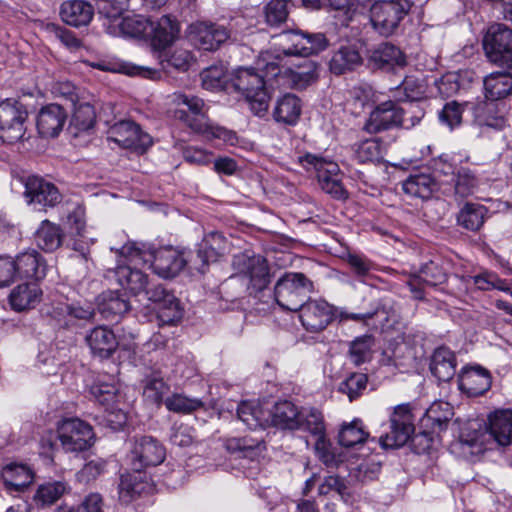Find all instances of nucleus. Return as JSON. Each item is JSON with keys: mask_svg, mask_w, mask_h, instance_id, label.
<instances>
[{"mask_svg": "<svg viewBox=\"0 0 512 512\" xmlns=\"http://www.w3.org/2000/svg\"><path fill=\"white\" fill-rule=\"evenodd\" d=\"M414 433V417L409 405H398L390 416V431L379 438V443L384 449L399 448L407 444Z\"/></svg>", "mask_w": 512, "mask_h": 512, "instance_id": "nucleus-12", "label": "nucleus"}, {"mask_svg": "<svg viewBox=\"0 0 512 512\" xmlns=\"http://www.w3.org/2000/svg\"><path fill=\"white\" fill-rule=\"evenodd\" d=\"M117 251L130 261L139 259L148 262L152 259L151 268L154 273L166 279L177 276L189 262L175 249L164 248L152 252L146 244L135 241L127 242Z\"/></svg>", "mask_w": 512, "mask_h": 512, "instance_id": "nucleus-2", "label": "nucleus"}, {"mask_svg": "<svg viewBox=\"0 0 512 512\" xmlns=\"http://www.w3.org/2000/svg\"><path fill=\"white\" fill-rule=\"evenodd\" d=\"M299 163L308 172H315L321 189L333 199L346 200L348 191L342 183L339 165L321 155L306 153L299 157Z\"/></svg>", "mask_w": 512, "mask_h": 512, "instance_id": "nucleus-4", "label": "nucleus"}, {"mask_svg": "<svg viewBox=\"0 0 512 512\" xmlns=\"http://www.w3.org/2000/svg\"><path fill=\"white\" fill-rule=\"evenodd\" d=\"M143 394L148 401L160 405L164 402V395L169 390V385L164 381L160 372H152L143 381Z\"/></svg>", "mask_w": 512, "mask_h": 512, "instance_id": "nucleus-54", "label": "nucleus"}, {"mask_svg": "<svg viewBox=\"0 0 512 512\" xmlns=\"http://www.w3.org/2000/svg\"><path fill=\"white\" fill-rule=\"evenodd\" d=\"M368 376L365 373L353 372L339 384V392L346 394L350 401L357 399L366 389Z\"/></svg>", "mask_w": 512, "mask_h": 512, "instance_id": "nucleus-61", "label": "nucleus"}, {"mask_svg": "<svg viewBox=\"0 0 512 512\" xmlns=\"http://www.w3.org/2000/svg\"><path fill=\"white\" fill-rule=\"evenodd\" d=\"M37 246L45 252H53L58 249L63 241L61 227L49 220H43L35 232Z\"/></svg>", "mask_w": 512, "mask_h": 512, "instance_id": "nucleus-42", "label": "nucleus"}, {"mask_svg": "<svg viewBox=\"0 0 512 512\" xmlns=\"http://www.w3.org/2000/svg\"><path fill=\"white\" fill-rule=\"evenodd\" d=\"M227 247L225 236L218 231L207 233L198 244L194 253L189 256V263L194 269L204 274L210 263H214Z\"/></svg>", "mask_w": 512, "mask_h": 512, "instance_id": "nucleus-16", "label": "nucleus"}, {"mask_svg": "<svg viewBox=\"0 0 512 512\" xmlns=\"http://www.w3.org/2000/svg\"><path fill=\"white\" fill-rule=\"evenodd\" d=\"M367 64L373 70L391 72L396 67L406 66L407 59L398 46L390 42H382L368 50Z\"/></svg>", "mask_w": 512, "mask_h": 512, "instance_id": "nucleus-19", "label": "nucleus"}, {"mask_svg": "<svg viewBox=\"0 0 512 512\" xmlns=\"http://www.w3.org/2000/svg\"><path fill=\"white\" fill-rule=\"evenodd\" d=\"M483 49L489 62L512 70V29L502 23L492 24L483 37Z\"/></svg>", "mask_w": 512, "mask_h": 512, "instance_id": "nucleus-7", "label": "nucleus"}, {"mask_svg": "<svg viewBox=\"0 0 512 512\" xmlns=\"http://www.w3.org/2000/svg\"><path fill=\"white\" fill-rule=\"evenodd\" d=\"M369 434L364 430L363 423L359 419H354L351 423L343 424L339 434L338 443L346 448L363 444Z\"/></svg>", "mask_w": 512, "mask_h": 512, "instance_id": "nucleus-51", "label": "nucleus"}, {"mask_svg": "<svg viewBox=\"0 0 512 512\" xmlns=\"http://www.w3.org/2000/svg\"><path fill=\"white\" fill-rule=\"evenodd\" d=\"M402 107L388 100L375 106L364 123L363 130L369 134H378L398 128L403 121Z\"/></svg>", "mask_w": 512, "mask_h": 512, "instance_id": "nucleus-17", "label": "nucleus"}, {"mask_svg": "<svg viewBox=\"0 0 512 512\" xmlns=\"http://www.w3.org/2000/svg\"><path fill=\"white\" fill-rule=\"evenodd\" d=\"M1 477L5 490L13 494L25 491L32 484L34 473L27 465L9 463L2 468Z\"/></svg>", "mask_w": 512, "mask_h": 512, "instance_id": "nucleus-26", "label": "nucleus"}, {"mask_svg": "<svg viewBox=\"0 0 512 512\" xmlns=\"http://www.w3.org/2000/svg\"><path fill=\"white\" fill-rule=\"evenodd\" d=\"M296 430H303L315 436L316 450H320L321 445L326 444L325 425L322 413L313 407L301 408L299 417V427Z\"/></svg>", "mask_w": 512, "mask_h": 512, "instance_id": "nucleus-39", "label": "nucleus"}, {"mask_svg": "<svg viewBox=\"0 0 512 512\" xmlns=\"http://www.w3.org/2000/svg\"><path fill=\"white\" fill-rule=\"evenodd\" d=\"M28 118L26 106L19 100L6 99L0 103V138L13 144L24 138Z\"/></svg>", "mask_w": 512, "mask_h": 512, "instance_id": "nucleus-8", "label": "nucleus"}, {"mask_svg": "<svg viewBox=\"0 0 512 512\" xmlns=\"http://www.w3.org/2000/svg\"><path fill=\"white\" fill-rule=\"evenodd\" d=\"M107 470V462L102 458H95L87 461L77 472L76 478L81 483H90L95 481Z\"/></svg>", "mask_w": 512, "mask_h": 512, "instance_id": "nucleus-64", "label": "nucleus"}, {"mask_svg": "<svg viewBox=\"0 0 512 512\" xmlns=\"http://www.w3.org/2000/svg\"><path fill=\"white\" fill-rule=\"evenodd\" d=\"M89 394L103 406L114 405L117 399V388L112 383L96 381L89 388Z\"/></svg>", "mask_w": 512, "mask_h": 512, "instance_id": "nucleus-63", "label": "nucleus"}, {"mask_svg": "<svg viewBox=\"0 0 512 512\" xmlns=\"http://www.w3.org/2000/svg\"><path fill=\"white\" fill-rule=\"evenodd\" d=\"M64 451L81 452L90 448L95 439L92 427L79 418L64 419L57 428Z\"/></svg>", "mask_w": 512, "mask_h": 512, "instance_id": "nucleus-11", "label": "nucleus"}, {"mask_svg": "<svg viewBox=\"0 0 512 512\" xmlns=\"http://www.w3.org/2000/svg\"><path fill=\"white\" fill-rule=\"evenodd\" d=\"M24 197L29 205L38 210L53 208L62 201L58 187L41 176L30 175L23 181Z\"/></svg>", "mask_w": 512, "mask_h": 512, "instance_id": "nucleus-14", "label": "nucleus"}, {"mask_svg": "<svg viewBox=\"0 0 512 512\" xmlns=\"http://www.w3.org/2000/svg\"><path fill=\"white\" fill-rule=\"evenodd\" d=\"M94 15L92 5L83 0H69L62 3L60 8L61 19L73 27L86 26Z\"/></svg>", "mask_w": 512, "mask_h": 512, "instance_id": "nucleus-36", "label": "nucleus"}, {"mask_svg": "<svg viewBox=\"0 0 512 512\" xmlns=\"http://www.w3.org/2000/svg\"><path fill=\"white\" fill-rule=\"evenodd\" d=\"M166 457V449L162 443L150 435H139L133 438L130 450L132 469L144 471L148 467L161 464Z\"/></svg>", "mask_w": 512, "mask_h": 512, "instance_id": "nucleus-13", "label": "nucleus"}, {"mask_svg": "<svg viewBox=\"0 0 512 512\" xmlns=\"http://www.w3.org/2000/svg\"><path fill=\"white\" fill-rule=\"evenodd\" d=\"M143 471H135L121 475L119 483L120 498L124 502H130L144 493L148 487Z\"/></svg>", "mask_w": 512, "mask_h": 512, "instance_id": "nucleus-45", "label": "nucleus"}, {"mask_svg": "<svg viewBox=\"0 0 512 512\" xmlns=\"http://www.w3.org/2000/svg\"><path fill=\"white\" fill-rule=\"evenodd\" d=\"M319 77V64L313 60L305 59L296 66V69H289V79L296 89H304L314 83Z\"/></svg>", "mask_w": 512, "mask_h": 512, "instance_id": "nucleus-48", "label": "nucleus"}, {"mask_svg": "<svg viewBox=\"0 0 512 512\" xmlns=\"http://www.w3.org/2000/svg\"><path fill=\"white\" fill-rule=\"evenodd\" d=\"M232 86L249 103L251 111L263 117L268 112L270 95L266 89L264 77L255 68L239 67L232 78Z\"/></svg>", "mask_w": 512, "mask_h": 512, "instance_id": "nucleus-3", "label": "nucleus"}, {"mask_svg": "<svg viewBox=\"0 0 512 512\" xmlns=\"http://www.w3.org/2000/svg\"><path fill=\"white\" fill-rule=\"evenodd\" d=\"M71 108L73 110V114L70 120V128H74L77 132H85L94 127L96 113L91 104L78 102Z\"/></svg>", "mask_w": 512, "mask_h": 512, "instance_id": "nucleus-52", "label": "nucleus"}, {"mask_svg": "<svg viewBox=\"0 0 512 512\" xmlns=\"http://www.w3.org/2000/svg\"><path fill=\"white\" fill-rule=\"evenodd\" d=\"M511 70L492 72L483 79L484 96L487 100L498 101L512 98Z\"/></svg>", "mask_w": 512, "mask_h": 512, "instance_id": "nucleus-31", "label": "nucleus"}, {"mask_svg": "<svg viewBox=\"0 0 512 512\" xmlns=\"http://www.w3.org/2000/svg\"><path fill=\"white\" fill-rule=\"evenodd\" d=\"M165 407L174 413L190 414L204 407L199 398H191L181 393H173L164 400Z\"/></svg>", "mask_w": 512, "mask_h": 512, "instance_id": "nucleus-55", "label": "nucleus"}, {"mask_svg": "<svg viewBox=\"0 0 512 512\" xmlns=\"http://www.w3.org/2000/svg\"><path fill=\"white\" fill-rule=\"evenodd\" d=\"M129 310L128 299L117 290H108L99 296L98 311L106 321L117 323Z\"/></svg>", "mask_w": 512, "mask_h": 512, "instance_id": "nucleus-29", "label": "nucleus"}, {"mask_svg": "<svg viewBox=\"0 0 512 512\" xmlns=\"http://www.w3.org/2000/svg\"><path fill=\"white\" fill-rule=\"evenodd\" d=\"M426 84L417 76H406L395 88V98L399 102H418L425 98Z\"/></svg>", "mask_w": 512, "mask_h": 512, "instance_id": "nucleus-46", "label": "nucleus"}, {"mask_svg": "<svg viewBox=\"0 0 512 512\" xmlns=\"http://www.w3.org/2000/svg\"><path fill=\"white\" fill-rule=\"evenodd\" d=\"M227 450L232 453H241L243 457L253 459L261 454L265 446L262 440L250 436L231 438L227 440Z\"/></svg>", "mask_w": 512, "mask_h": 512, "instance_id": "nucleus-53", "label": "nucleus"}, {"mask_svg": "<svg viewBox=\"0 0 512 512\" xmlns=\"http://www.w3.org/2000/svg\"><path fill=\"white\" fill-rule=\"evenodd\" d=\"M488 214L489 209L485 205L466 201L456 213V224L466 231L478 232L487 220Z\"/></svg>", "mask_w": 512, "mask_h": 512, "instance_id": "nucleus-30", "label": "nucleus"}, {"mask_svg": "<svg viewBox=\"0 0 512 512\" xmlns=\"http://www.w3.org/2000/svg\"><path fill=\"white\" fill-rule=\"evenodd\" d=\"M313 290V282L305 274L286 272L274 286V298L283 310L297 312Z\"/></svg>", "mask_w": 512, "mask_h": 512, "instance_id": "nucleus-5", "label": "nucleus"}, {"mask_svg": "<svg viewBox=\"0 0 512 512\" xmlns=\"http://www.w3.org/2000/svg\"><path fill=\"white\" fill-rule=\"evenodd\" d=\"M363 64V58L354 44L341 45L332 54L329 70L334 75H342L356 70Z\"/></svg>", "mask_w": 512, "mask_h": 512, "instance_id": "nucleus-27", "label": "nucleus"}, {"mask_svg": "<svg viewBox=\"0 0 512 512\" xmlns=\"http://www.w3.org/2000/svg\"><path fill=\"white\" fill-rule=\"evenodd\" d=\"M375 337L372 334H364L356 337L349 343L348 358L355 366L370 362L373 356Z\"/></svg>", "mask_w": 512, "mask_h": 512, "instance_id": "nucleus-47", "label": "nucleus"}, {"mask_svg": "<svg viewBox=\"0 0 512 512\" xmlns=\"http://www.w3.org/2000/svg\"><path fill=\"white\" fill-rule=\"evenodd\" d=\"M465 107L466 103H459L454 100L447 102L439 111V121L446 125L450 130H453L461 125Z\"/></svg>", "mask_w": 512, "mask_h": 512, "instance_id": "nucleus-62", "label": "nucleus"}, {"mask_svg": "<svg viewBox=\"0 0 512 512\" xmlns=\"http://www.w3.org/2000/svg\"><path fill=\"white\" fill-rule=\"evenodd\" d=\"M298 311L303 327L309 332L319 333L333 322L337 308L325 300H312L306 301Z\"/></svg>", "mask_w": 512, "mask_h": 512, "instance_id": "nucleus-15", "label": "nucleus"}, {"mask_svg": "<svg viewBox=\"0 0 512 512\" xmlns=\"http://www.w3.org/2000/svg\"><path fill=\"white\" fill-rule=\"evenodd\" d=\"M67 117L68 114L62 105H46L37 116L36 127L38 133L45 138L58 136L66 123Z\"/></svg>", "mask_w": 512, "mask_h": 512, "instance_id": "nucleus-23", "label": "nucleus"}, {"mask_svg": "<svg viewBox=\"0 0 512 512\" xmlns=\"http://www.w3.org/2000/svg\"><path fill=\"white\" fill-rule=\"evenodd\" d=\"M474 74L471 70H460L444 74L437 82L439 93L443 97H451L457 94L460 90L466 89L467 85L472 82Z\"/></svg>", "mask_w": 512, "mask_h": 512, "instance_id": "nucleus-43", "label": "nucleus"}, {"mask_svg": "<svg viewBox=\"0 0 512 512\" xmlns=\"http://www.w3.org/2000/svg\"><path fill=\"white\" fill-rule=\"evenodd\" d=\"M291 0H270L263 8L267 25L277 27L286 22L290 12Z\"/></svg>", "mask_w": 512, "mask_h": 512, "instance_id": "nucleus-58", "label": "nucleus"}, {"mask_svg": "<svg viewBox=\"0 0 512 512\" xmlns=\"http://www.w3.org/2000/svg\"><path fill=\"white\" fill-rule=\"evenodd\" d=\"M411 6L410 0H376L369 9L372 29L382 37L396 34Z\"/></svg>", "mask_w": 512, "mask_h": 512, "instance_id": "nucleus-6", "label": "nucleus"}, {"mask_svg": "<svg viewBox=\"0 0 512 512\" xmlns=\"http://www.w3.org/2000/svg\"><path fill=\"white\" fill-rule=\"evenodd\" d=\"M238 273L246 277L249 282L247 290L250 295H255L265 290L271 283V274L268 261L262 255L248 256L242 254L234 259Z\"/></svg>", "mask_w": 512, "mask_h": 512, "instance_id": "nucleus-10", "label": "nucleus"}, {"mask_svg": "<svg viewBox=\"0 0 512 512\" xmlns=\"http://www.w3.org/2000/svg\"><path fill=\"white\" fill-rule=\"evenodd\" d=\"M492 384L490 372L481 367H465L458 376L459 389L469 397H477L487 392Z\"/></svg>", "mask_w": 512, "mask_h": 512, "instance_id": "nucleus-22", "label": "nucleus"}, {"mask_svg": "<svg viewBox=\"0 0 512 512\" xmlns=\"http://www.w3.org/2000/svg\"><path fill=\"white\" fill-rule=\"evenodd\" d=\"M191 35L200 49L217 50L231 37V29L224 25L209 22H197L190 26Z\"/></svg>", "mask_w": 512, "mask_h": 512, "instance_id": "nucleus-20", "label": "nucleus"}, {"mask_svg": "<svg viewBox=\"0 0 512 512\" xmlns=\"http://www.w3.org/2000/svg\"><path fill=\"white\" fill-rule=\"evenodd\" d=\"M178 105L186 107L175 111V118L184 122L191 130L207 138L221 139L234 145L237 135L234 131L212 124L206 116L207 108L203 99L195 95L179 94Z\"/></svg>", "mask_w": 512, "mask_h": 512, "instance_id": "nucleus-1", "label": "nucleus"}, {"mask_svg": "<svg viewBox=\"0 0 512 512\" xmlns=\"http://www.w3.org/2000/svg\"><path fill=\"white\" fill-rule=\"evenodd\" d=\"M68 489V485L62 481L45 482L37 487L32 499L38 508H47L55 504Z\"/></svg>", "mask_w": 512, "mask_h": 512, "instance_id": "nucleus-44", "label": "nucleus"}, {"mask_svg": "<svg viewBox=\"0 0 512 512\" xmlns=\"http://www.w3.org/2000/svg\"><path fill=\"white\" fill-rule=\"evenodd\" d=\"M118 26L124 35L134 38L147 39V36L153 31L151 19L141 15L123 17Z\"/></svg>", "mask_w": 512, "mask_h": 512, "instance_id": "nucleus-50", "label": "nucleus"}, {"mask_svg": "<svg viewBox=\"0 0 512 512\" xmlns=\"http://www.w3.org/2000/svg\"><path fill=\"white\" fill-rule=\"evenodd\" d=\"M383 148L379 138L366 139L354 145V157L360 163H375L383 159Z\"/></svg>", "mask_w": 512, "mask_h": 512, "instance_id": "nucleus-57", "label": "nucleus"}, {"mask_svg": "<svg viewBox=\"0 0 512 512\" xmlns=\"http://www.w3.org/2000/svg\"><path fill=\"white\" fill-rule=\"evenodd\" d=\"M302 113V100L292 93H286L277 98L272 117L278 124L294 126Z\"/></svg>", "mask_w": 512, "mask_h": 512, "instance_id": "nucleus-28", "label": "nucleus"}, {"mask_svg": "<svg viewBox=\"0 0 512 512\" xmlns=\"http://www.w3.org/2000/svg\"><path fill=\"white\" fill-rule=\"evenodd\" d=\"M402 190L411 197L427 200L439 190V182L431 174H412L402 182Z\"/></svg>", "mask_w": 512, "mask_h": 512, "instance_id": "nucleus-35", "label": "nucleus"}, {"mask_svg": "<svg viewBox=\"0 0 512 512\" xmlns=\"http://www.w3.org/2000/svg\"><path fill=\"white\" fill-rule=\"evenodd\" d=\"M417 274L422 277V280L427 286L431 287L444 284L448 278L441 261L436 259L423 263Z\"/></svg>", "mask_w": 512, "mask_h": 512, "instance_id": "nucleus-59", "label": "nucleus"}, {"mask_svg": "<svg viewBox=\"0 0 512 512\" xmlns=\"http://www.w3.org/2000/svg\"><path fill=\"white\" fill-rule=\"evenodd\" d=\"M153 30L147 39H150L156 49H165L170 46L179 33V24L169 15H163L157 20L151 19Z\"/></svg>", "mask_w": 512, "mask_h": 512, "instance_id": "nucleus-32", "label": "nucleus"}, {"mask_svg": "<svg viewBox=\"0 0 512 512\" xmlns=\"http://www.w3.org/2000/svg\"><path fill=\"white\" fill-rule=\"evenodd\" d=\"M280 37L288 45L282 47L284 56L308 57L326 50L329 40L324 33H308L301 30L284 31Z\"/></svg>", "mask_w": 512, "mask_h": 512, "instance_id": "nucleus-9", "label": "nucleus"}, {"mask_svg": "<svg viewBox=\"0 0 512 512\" xmlns=\"http://www.w3.org/2000/svg\"><path fill=\"white\" fill-rule=\"evenodd\" d=\"M486 429L501 446L512 443V410H497L488 417Z\"/></svg>", "mask_w": 512, "mask_h": 512, "instance_id": "nucleus-33", "label": "nucleus"}, {"mask_svg": "<svg viewBox=\"0 0 512 512\" xmlns=\"http://www.w3.org/2000/svg\"><path fill=\"white\" fill-rule=\"evenodd\" d=\"M15 276L40 280L46 275L47 265L43 256L36 250L22 252L13 259Z\"/></svg>", "mask_w": 512, "mask_h": 512, "instance_id": "nucleus-25", "label": "nucleus"}, {"mask_svg": "<svg viewBox=\"0 0 512 512\" xmlns=\"http://www.w3.org/2000/svg\"><path fill=\"white\" fill-rule=\"evenodd\" d=\"M447 182L453 183L456 200H463L472 195L478 185L476 175L467 167H459L455 177L452 180H447Z\"/></svg>", "mask_w": 512, "mask_h": 512, "instance_id": "nucleus-49", "label": "nucleus"}, {"mask_svg": "<svg viewBox=\"0 0 512 512\" xmlns=\"http://www.w3.org/2000/svg\"><path fill=\"white\" fill-rule=\"evenodd\" d=\"M430 371L439 382H449L456 373V358L447 347L437 348L430 362Z\"/></svg>", "mask_w": 512, "mask_h": 512, "instance_id": "nucleus-38", "label": "nucleus"}, {"mask_svg": "<svg viewBox=\"0 0 512 512\" xmlns=\"http://www.w3.org/2000/svg\"><path fill=\"white\" fill-rule=\"evenodd\" d=\"M109 139L120 147L145 151L152 145V138L143 132L138 124L131 120L115 123L109 130Z\"/></svg>", "mask_w": 512, "mask_h": 512, "instance_id": "nucleus-18", "label": "nucleus"}, {"mask_svg": "<svg viewBox=\"0 0 512 512\" xmlns=\"http://www.w3.org/2000/svg\"><path fill=\"white\" fill-rule=\"evenodd\" d=\"M111 274L110 277H113L123 289L134 296L143 293L149 284L147 274L129 265H119Z\"/></svg>", "mask_w": 512, "mask_h": 512, "instance_id": "nucleus-34", "label": "nucleus"}, {"mask_svg": "<svg viewBox=\"0 0 512 512\" xmlns=\"http://www.w3.org/2000/svg\"><path fill=\"white\" fill-rule=\"evenodd\" d=\"M95 315V309L91 304H60L52 311V318L59 328L71 329L76 321H91Z\"/></svg>", "mask_w": 512, "mask_h": 512, "instance_id": "nucleus-24", "label": "nucleus"}, {"mask_svg": "<svg viewBox=\"0 0 512 512\" xmlns=\"http://www.w3.org/2000/svg\"><path fill=\"white\" fill-rule=\"evenodd\" d=\"M182 317L183 308L175 296H168V299L157 307V318L160 325H176Z\"/></svg>", "mask_w": 512, "mask_h": 512, "instance_id": "nucleus-60", "label": "nucleus"}, {"mask_svg": "<svg viewBox=\"0 0 512 512\" xmlns=\"http://www.w3.org/2000/svg\"><path fill=\"white\" fill-rule=\"evenodd\" d=\"M300 414L301 409L291 401H278L270 411L271 424L283 430H296L299 427Z\"/></svg>", "mask_w": 512, "mask_h": 512, "instance_id": "nucleus-37", "label": "nucleus"}, {"mask_svg": "<svg viewBox=\"0 0 512 512\" xmlns=\"http://www.w3.org/2000/svg\"><path fill=\"white\" fill-rule=\"evenodd\" d=\"M453 415V407L448 402H434L422 417L421 426L441 432L447 428Z\"/></svg>", "mask_w": 512, "mask_h": 512, "instance_id": "nucleus-41", "label": "nucleus"}, {"mask_svg": "<svg viewBox=\"0 0 512 512\" xmlns=\"http://www.w3.org/2000/svg\"><path fill=\"white\" fill-rule=\"evenodd\" d=\"M85 342L91 354L101 360L111 358L119 346L114 332L103 325L91 329L85 336Z\"/></svg>", "mask_w": 512, "mask_h": 512, "instance_id": "nucleus-21", "label": "nucleus"}, {"mask_svg": "<svg viewBox=\"0 0 512 512\" xmlns=\"http://www.w3.org/2000/svg\"><path fill=\"white\" fill-rule=\"evenodd\" d=\"M42 292L35 283H23L16 286L9 295V303L15 311L34 308L41 300Z\"/></svg>", "mask_w": 512, "mask_h": 512, "instance_id": "nucleus-40", "label": "nucleus"}, {"mask_svg": "<svg viewBox=\"0 0 512 512\" xmlns=\"http://www.w3.org/2000/svg\"><path fill=\"white\" fill-rule=\"evenodd\" d=\"M237 416L251 430L265 427L266 419L261 407L252 402H241L237 408Z\"/></svg>", "mask_w": 512, "mask_h": 512, "instance_id": "nucleus-56", "label": "nucleus"}]
</instances>
